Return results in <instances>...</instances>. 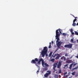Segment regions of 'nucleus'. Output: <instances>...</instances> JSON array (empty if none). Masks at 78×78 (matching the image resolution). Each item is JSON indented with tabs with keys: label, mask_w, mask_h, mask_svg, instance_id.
Segmentation results:
<instances>
[{
	"label": "nucleus",
	"mask_w": 78,
	"mask_h": 78,
	"mask_svg": "<svg viewBox=\"0 0 78 78\" xmlns=\"http://www.w3.org/2000/svg\"><path fill=\"white\" fill-rule=\"evenodd\" d=\"M38 61V59L37 58H35L34 59L32 60V61H31V62L32 64H34L37 66V67H38V65H37V64H40L41 63V61L42 65V66H44V60L42 58H41L39 60L38 62V63L36 64V62H37Z\"/></svg>",
	"instance_id": "1"
},
{
	"label": "nucleus",
	"mask_w": 78,
	"mask_h": 78,
	"mask_svg": "<svg viewBox=\"0 0 78 78\" xmlns=\"http://www.w3.org/2000/svg\"><path fill=\"white\" fill-rule=\"evenodd\" d=\"M47 51H48V48L47 47H44L41 52L42 57L45 56V55L47 53Z\"/></svg>",
	"instance_id": "2"
},
{
	"label": "nucleus",
	"mask_w": 78,
	"mask_h": 78,
	"mask_svg": "<svg viewBox=\"0 0 78 78\" xmlns=\"http://www.w3.org/2000/svg\"><path fill=\"white\" fill-rule=\"evenodd\" d=\"M60 35L58 34V32H56L55 37L56 39H57L56 42H59V41H60L59 40V36Z\"/></svg>",
	"instance_id": "3"
},
{
	"label": "nucleus",
	"mask_w": 78,
	"mask_h": 78,
	"mask_svg": "<svg viewBox=\"0 0 78 78\" xmlns=\"http://www.w3.org/2000/svg\"><path fill=\"white\" fill-rule=\"evenodd\" d=\"M64 47L68 48H72V44H69L65 45H64Z\"/></svg>",
	"instance_id": "4"
},
{
	"label": "nucleus",
	"mask_w": 78,
	"mask_h": 78,
	"mask_svg": "<svg viewBox=\"0 0 78 78\" xmlns=\"http://www.w3.org/2000/svg\"><path fill=\"white\" fill-rule=\"evenodd\" d=\"M56 45L57 47L58 48H60V45L62 44V42H61V41H58L57 42H56Z\"/></svg>",
	"instance_id": "5"
},
{
	"label": "nucleus",
	"mask_w": 78,
	"mask_h": 78,
	"mask_svg": "<svg viewBox=\"0 0 78 78\" xmlns=\"http://www.w3.org/2000/svg\"><path fill=\"white\" fill-rule=\"evenodd\" d=\"M55 55L57 56L55 58V59H56V60L59 59V58L61 57V55H60V54H55Z\"/></svg>",
	"instance_id": "6"
},
{
	"label": "nucleus",
	"mask_w": 78,
	"mask_h": 78,
	"mask_svg": "<svg viewBox=\"0 0 78 78\" xmlns=\"http://www.w3.org/2000/svg\"><path fill=\"white\" fill-rule=\"evenodd\" d=\"M61 31V29H60L56 30V32H58L59 36H60V34H62V32Z\"/></svg>",
	"instance_id": "7"
},
{
	"label": "nucleus",
	"mask_w": 78,
	"mask_h": 78,
	"mask_svg": "<svg viewBox=\"0 0 78 78\" xmlns=\"http://www.w3.org/2000/svg\"><path fill=\"white\" fill-rule=\"evenodd\" d=\"M51 74V72H49V73H46L44 75V76L45 78H48V76H49V75H50Z\"/></svg>",
	"instance_id": "8"
},
{
	"label": "nucleus",
	"mask_w": 78,
	"mask_h": 78,
	"mask_svg": "<svg viewBox=\"0 0 78 78\" xmlns=\"http://www.w3.org/2000/svg\"><path fill=\"white\" fill-rule=\"evenodd\" d=\"M62 63L61 62V61H59L58 65H57V68L58 69H59L60 68V67L61 66Z\"/></svg>",
	"instance_id": "9"
},
{
	"label": "nucleus",
	"mask_w": 78,
	"mask_h": 78,
	"mask_svg": "<svg viewBox=\"0 0 78 78\" xmlns=\"http://www.w3.org/2000/svg\"><path fill=\"white\" fill-rule=\"evenodd\" d=\"M58 64V63H55L53 65V69L55 71H56L55 68L56 67V65Z\"/></svg>",
	"instance_id": "10"
},
{
	"label": "nucleus",
	"mask_w": 78,
	"mask_h": 78,
	"mask_svg": "<svg viewBox=\"0 0 78 78\" xmlns=\"http://www.w3.org/2000/svg\"><path fill=\"white\" fill-rule=\"evenodd\" d=\"M66 63H72L73 61L71 60H68L66 62Z\"/></svg>",
	"instance_id": "11"
},
{
	"label": "nucleus",
	"mask_w": 78,
	"mask_h": 78,
	"mask_svg": "<svg viewBox=\"0 0 78 78\" xmlns=\"http://www.w3.org/2000/svg\"><path fill=\"white\" fill-rule=\"evenodd\" d=\"M61 59H62V60H63L64 59V61H66V58L65 57L63 56L61 58Z\"/></svg>",
	"instance_id": "12"
},
{
	"label": "nucleus",
	"mask_w": 78,
	"mask_h": 78,
	"mask_svg": "<svg viewBox=\"0 0 78 78\" xmlns=\"http://www.w3.org/2000/svg\"><path fill=\"white\" fill-rule=\"evenodd\" d=\"M76 18L78 19V17H75V19L74 20H73V22L75 23V22H76V21L77 20Z\"/></svg>",
	"instance_id": "13"
},
{
	"label": "nucleus",
	"mask_w": 78,
	"mask_h": 78,
	"mask_svg": "<svg viewBox=\"0 0 78 78\" xmlns=\"http://www.w3.org/2000/svg\"><path fill=\"white\" fill-rule=\"evenodd\" d=\"M44 65L46 66V67H49V65L47 64L46 63H45L44 64Z\"/></svg>",
	"instance_id": "14"
},
{
	"label": "nucleus",
	"mask_w": 78,
	"mask_h": 78,
	"mask_svg": "<svg viewBox=\"0 0 78 78\" xmlns=\"http://www.w3.org/2000/svg\"><path fill=\"white\" fill-rule=\"evenodd\" d=\"M72 64H73V66H75L77 64V63L75 62H73Z\"/></svg>",
	"instance_id": "15"
},
{
	"label": "nucleus",
	"mask_w": 78,
	"mask_h": 78,
	"mask_svg": "<svg viewBox=\"0 0 78 78\" xmlns=\"http://www.w3.org/2000/svg\"><path fill=\"white\" fill-rule=\"evenodd\" d=\"M76 24L74 22H73V23L72 24V25L73 26V27H75L76 26Z\"/></svg>",
	"instance_id": "16"
},
{
	"label": "nucleus",
	"mask_w": 78,
	"mask_h": 78,
	"mask_svg": "<svg viewBox=\"0 0 78 78\" xmlns=\"http://www.w3.org/2000/svg\"><path fill=\"white\" fill-rule=\"evenodd\" d=\"M38 69L37 72V73H38V72L39 73V70H40V67H39V66H38Z\"/></svg>",
	"instance_id": "17"
},
{
	"label": "nucleus",
	"mask_w": 78,
	"mask_h": 78,
	"mask_svg": "<svg viewBox=\"0 0 78 78\" xmlns=\"http://www.w3.org/2000/svg\"><path fill=\"white\" fill-rule=\"evenodd\" d=\"M78 69V66H77L76 67L73 68V70H76V69Z\"/></svg>",
	"instance_id": "18"
},
{
	"label": "nucleus",
	"mask_w": 78,
	"mask_h": 78,
	"mask_svg": "<svg viewBox=\"0 0 78 78\" xmlns=\"http://www.w3.org/2000/svg\"><path fill=\"white\" fill-rule=\"evenodd\" d=\"M51 55H52V52H50L49 54L48 57H51Z\"/></svg>",
	"instance_id": "19"
},
{
	"label": "nucleus",
	"mask_w": 78,
	"mask_h": 78,
	"mask_svg": "<svg viewBox=\"0 0 78 78\" xmlns=\"http://www.w3.org/2000/svg\"><path fill=\"white\" fill-rule=\"evenodd\" d=\"M75 34L76 35H78V32L76 31H75Z\"/></svg>",
	"instance_id": "20"
},
{
	"label": "nucleus",
	"mask_w": 78,
	"mask_h": 78,
	"mask_svg": "<svg viewBox=\"0 0 78 78\" xmlns=\"http://www.w3.org/2000/svg\"><path fill=\"white\" fill-rule=\"evenodd\" d=\"M71 41L72 43H74V42H73V39H72L71 40Z\"/></svg>",
	"instance_id": "21"
},
{
	"label": "nucleus",
	"mask_w": 78,
	"mask_h": 78,
	"mask_svg": "<svg viewBox=\"0 0 78 78\" xmlns=\"http://www.w3.org/2000/svg\"><path fill=\"white\" fill-rule=\"evenodd\" d=\"M75 72H74L73 73H72V75H75Z\"/></svg>",
	"instance_id": "22"
},
{
	"label": "nucleus",
	"mask_w": 78,
	"mask_h": 78,
	"mask_svg": "<svg viewBox=\"0 0 78 78\" xmlns=\"http://www.w3.org/2000/svg\"><path fill=\"white\" fill-rule=\"evenodd\" d=\"M67 72H66L64 73L63 75L64 76H65V75H67Z\"/></svg>",
	"instance_id": "23"
},
{
	"label": "nucleus",
	"mask_w": 78,
	"mask_h": 78,
	"mask_svg": "<svg viewBox=\"0 0 78 78\" xmlns=\"http://www.w3.org/2000/svg\"><path fill=\"white\" fill-rule=\"evenodd\" d=\"M62 35H63V36H66V35H67V34L65 33H62Z\"/></svg>",
	"instance_id": "24"
},
{
	"label": "nucleus",
	"mask_w": 78,
	"mask_h": 78,
	"mask_svg": "<svg viewBox=\"0 0 78 78\" xmlns=\"http://www.w3.org/2000/svg\"><path fill=\"white\" fill-rule=\"evenodd\" d=\"M59 73H62V72L61 71V70H59L58 72Z\"/></svg>",
	"instance_id": "25"
},
{
	"label": "nucleus",
	"mask_w": 78,
	"mask_h": 78,
	"mask_svg": "<svg viewBox=\"0 0 78 78\" xmlns=\"http://www.w3.org/2000/svg\"><path fill=\"white\" fill-rule=\"evenodd\" d=\"M70 31L71 33H72V32H73V29H72V28H71L70 29Z\"/></svg>",
	"instance_id": "26"
},
{
	"label": "nucleus",
	"mask_w": 78,
	"mask_h": 78,
	"mask_svg": "<svg viewBox=\"0 0 78 78\" xmlns=\"http://www.w3.org/2000/svg\"><path fill=\"white\" fill-rule=\"evenodd\" d=\"M65 56H69V55L68 54H66Z\"/></svg>",
	"instance_id": "27"
},
{
	"label": "nucleus",
	"mask_w": 78,
	"mask_h": 78,
	"mask_svg": "<svg viewBox=\"0 0 78 78\" xmlns=\"http://www.w3.org/2000/svg\"><path fill=\"white\" fill-rule=\"evenodd\" d=\"M64 67H67V66H68V64H67L66 65H64Z\"/></svg>",
	"instance_id": "28"
},
{
	"label": "nucleus",
	"mask_w": 78,
	"mask_h": 78,
	"mask_svg": "<svg viewBox=\"0 0 78 78\" xmlns=\"http://www.w3.org/2000/svg\"><path fill=\"white\" fill-rule=\"evenodd\" d=\"M55 61V59L52 58L51 59V61Z\"/></svg>",
	"instance_id": "29"
},
{
	"label": "nucleus",
	"mask_w": 78,
	"mask_h": 78,
	"mask_svg": "<svg viewBox=\"0 0 78 78\" xmlns=\"http://www.w3.org/2000/svg\"><path fill=\"white\" fill-rule=\"evenodd\" d=\"M45 55H46V56H48V55L47 54V53L45 54Z\"/></svg>",
	"instance_id": "30"
},
{
	"label": "nucleus",
	"mask_w": 78,
	"mask_h": 78,
	"mask_svg": "<svg viewBox=\"0 0 78 78\" xmlns=\"http://www.w3.org/2000/svg\"><path fill=\"white\" fill-rule=\"evenodd\" d=\"M73 66V64H70V67H72V66Z\"/></svg>",
	"instance_id": "31"
},
{
	"label": "nucleus",
	"mask_w": 78,
	"mask_h": 78,
	"mask_svg": "<svg viewBox=\"0 0 78 78\" xmlns=\"http://www.w3.org/2000/svg\"><path fill=\"white\" fill-rule=\"evenodd\" d=\"M44 70L46 71V70H47V68H44Z\"/></svg>",
	"instance_id": "32"
},
{
	"label": "nucleus",
	"mask_w": 78,
	"mask_h": 78,
	"mask_svg": "<svg viewBox=\"0 0 78 78\" xmlns=\"http://www.w3.org/2000/svg\"><path fill=\"white\" fill-rule=\"evenodd\" d=\"M49 48H51V45H49V47H48Z\"/></svg>",
	"instance_id": "33"
},
{
	"label": "nucleus",
	"mask_w": 78,
	"mask_h": 78,
	"mask_svg": "<svg viewBox=\"0 0 78 78\" xmlns=\"http://www.w3.org/2000/svg\"><path fill=\"white\" fill-rule=\"evenodd\" d=\"M71 34H72L73 35V34H74L75 33H74V32H71Z\"/></svg>",
	"instance_id": "34"
},
{
	"label": "nucleus",
	"mask_w": 78,
	"mask_h": 78,
	"mask_svg": "<svg viewBox=\"0 0 78 78\" xmlns=\"http://www.w3.org/2000/svg\"><path fill=\"white\" fill-rule=\"evenodd\" d=\"M68 76H69V75H66V78H68Z\"/></svg>",
	"instance_id": "35"
},
{
	"label": "nucleus",
	"mask_w": 78,
	"mask_h": 78,
	"mask_svg": "<svg viewBox=\"0 0 78 78\" xmlns=\"http://www.w3.org/2000/svg\"><path fill=\"white\" fill-rule=\"evenodd\" d=\"M51 43H52V44H54V42H53V41H51Z\"/></svg>",
	"instance_id": "36"
},
{
	"label": "nucleus",
	"mask_w": 78,
	"mask_h": 78,
	"mask_svg": "<svg viewBox=\"0 0 78 78\" xmlns=\"http://www.w3.org/2000/svg\"><path fill=\"white\" fill-rule=\"evenodd\" d=\"M69 69H71V68H72V67H70H70H69Z\"/></svg>",
	"instance_id": "37"
},
{
	"label": "nucleus",
	"mask_w": 78,
	"mask_h": 78,
	"mask_svg": "<svg viewBox=\"0 0 78 78\" xmlns=\"http://www.w3.org/2000/svg\"><path fill=\"white\" fill-rule=\"evenodd\" d=\"M73 17H74V18H75V17H75V16H73Z\"/></svg>",
	"instance_id": "38"
},
{
	"label": "nucleus",
	"mask_w": 78,
	"mask_h": 78,
	"mask_svg": "<svg viewBox=\"0 0 78 78\" xmlns=\"http://www.w3.org/2000/svg\"><path fill=\"white\" fill-rule=\"evenodd\" d=\"M76 25H77V26H78V23H77V24H76Z\"/></svg>",
	"instance_id": "39"
},
{
	"label": "nucleus",
	"mask_w": 78,
	"mask_h": 78,
	"mask_svg": "<svg viewBox=\"0 0 78 78\" xmlns=\"http://www.w3.org/2000/svg\"><path fill=\"white\" fill-rule=\"evenodd\" d=\"M49 45H51V42L49 43Z\"/></svg>",
	"instance_id": "40"
},
{
	"label": "nucleus",
	"mask_w": 78,
	"mask_h": 78,
	"mask_svg": "<svg viewBox=\"0 0 78 78\" xmlns=\"http://www.w3.org/2000/svg\"><path fill=\"white\" fill-rule=\"evenodd\" d=\"M55 71H53V73H55Z\"/></svg>",
	"instance_id": "41"
}]
</instances>
